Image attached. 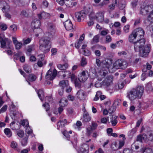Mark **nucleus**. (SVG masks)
<instances>
[{"label":"nucleus","instance_id":"obj_1","mask_svg":"<svg viewBox=\"0 0 153 153\" xmlns=\"http://www.w3.org/2000/svg\"><path fill=\"white\" fill-rule=\"evenodd\" d=\"M138 39L137 41L134 42V50L136 52H139L140 56L146 57L150 51L151 45L148 44L144 46L146 41L145 39Z\"/></svg>","mask_w":153,"mask_h":153},{"label":"nucleus","instance_id":"obj_2","mask_svg":"<svg viewBox=\"0 0 153 153\" xmlns=\"http://www.w3.org/2000/svg\"><path fill=\"white\" fill-rule=\"evenodd\" d=\"M144 90L143 87L138 86L128 93L127 97L131 101L134 100L137 98L140 99L143 94Z\"/></svg>","mask_w":153,"mask_h":153},{"label":"nucleus","instance_id":"obj_3","mask_svg":"<svg viewBox=\"0 0 153 153\" xmlns=\"http://www.w3.org/2000/svg\"><path fill=\"white\" fill-rule=\"evenodd\" d=\"M51 39L46 36L41 39L39 41L40 49L43 53H46L50 51L51 46L50 43Z\"/></svg>","mask_w":153,"mask_h":153},{"label":"nucleus","instance_id":"obj_4","mask_svg":"<svg viewBox=\"0 0 153 153\" xmlns=\"http://www.w3.org/2000/svg\"><path fill=\"white\" fill-rule=\"evenodd\" d=\"M127 66L126 62H123L121 59H118L113 64V67L117 69L121 68H125Z\"/></svg>","mask_w":153,"mask_h":153},{"label":"nucleus","instance_id":"obj_5","mask_svg":"<svg viewBox=\"0 0 153 153\" xmlns=\"http://www.w3.org/2000/svg\"><path fill=\"white\" fill-rule=\"evenodd\" d=\"M153 8V6L151 5H147L145 7H141L140 13L143 15H146L148 14L149 12H151Z\"/></svg>","mask_w":153,"mask_h":153},{"label":"nucleus","instance_id":"obj_6","mask_svg":"<svg viewBox=\"0 0 153 153\" xmlns=\"http://www.w3.org/2000/svg\"><path fill=\"white\" fill-rule=\"evenodd\" d=\"M48 30L49 32L46 33L45 36H47L48 38H51L53 37L56 32L55 27L54 25L50 23L48 25Z\"/></svg>","mask_w":153,"mask_h":153},{"label":"nucleus","instance_id":"obj_7","mask_svg":"<svg viewBox=\"0 0 153 153\" xmlns=\"http://www.w3.org/2000/svg\"><path fill=\"white\" fill-rule=\"evenodd\" d=\"M0 42L1 48H4L6 45H9L11 43V40L8 38H5L3 34H0Z\"/></svg>","mask_w":153,"mask_h":153},{"label":"nucleus","instance_id":"obj_8","mask_svg":"<svg viewBox=\"0 0 153 153\" xmlns=\"http://www.w3.org/2000/svg\"><path fill=\"white\" fill-rule=\"evenodd\" d=\"M57 74V71L56 69L54 70L53 71L50 69L47 73L45 78L49 80H52L55 77Z\"/></svg>","mask_w":153,"mask_h":153},{"label":"nucleus","instance_id":"obj_9","mask_svg":"<svg viewBox=\"0 0 153 153\" xmlns=\"http://www.w3.org/2000/svg\"><path fill=\"white\" fill-rule=\"evenodd\" d=\"M88 77L89 75L87 71H83L78 75V79L79 80L83 82L87 80Z\"/></svg>","mask_w":153,"mask_h":153},{"label":"nucleus","instance_id":"obj_10","mask_svg":"<svg viewBox=\"0 0 153 153\" xmlns=\"http://www.w3.org/2000/svg\"><path fill=\"white\" fill-rule=\"evenodd\" d=\"M28 122L27 120H23L22 122V125L23 126H25L26 128V135L27 137H28L30 134H31L32 133V130L29 127Z\"/></svg>","mask_w":153,"mask_h":153},{"label":"nucleus","instance_id":"obj_11","mask_svg":"<svg viewBox=\"0 0 153 153\" xmlns=\"http://www.w3.org/2000/svg\"><path fill=\"white\" fill-rule=\"evenodd\" d=\"M137 37L140 39H143V36L145 33L144 30L141 28L139 27L133 31Z\"/></svg>","mask_w":153,"mask_h":153},{"label":"nucleus","instance_id":"obj_12","mask_svg":"<svg viewBox=\"0 0 153 153\" xmlns=\"http://www.w3.org/2000/svg\"><path fill=\"white\" fill-rule=\"evenodd\" d=\"M86 15V13L84 10L76 12L75 13V17L78 22H80L82 20H83Z\"/></svg>","mask_w":153,"mask_h":153},{"label":"nucleus","instance_id":"obj_13","mask_svg":"<svg viewBox=\"0 0 153 153\" xmlns=\"http://www.w3.org/2000/svg\"><path fill=\"white\" fill-rule=\"evenodd\" d=\"M104 14L103 12H99L96 14V16L91 17L95 18L98 22H102L104 21Z\"/></svg>","mask_w":153,"mask_h":153},{"label":"nucleus","instance_id":"obj_14","mask_svg":"<svg viewBox=\"0 0 153 153\" xmlns=\"http://www.w3.org/2000/svg\"><path fill=\"white\" fill-rule=\"evenodd\" d=\"M13 43L14 44L16 49L17 50L20 49L22 46V43L21 42H19L16 38L14 37H12Z\"/></svg>","mask_w":153,"mask_h":153},{"label":"nucleus","instance_id":"obj_15","mask_svg":"<svg viewBox=\"0 0 153 153\" xmlns=\"http://www.w3.org/2000/svg\"><path fill=\"white\" fill-rule=\"evenodd\" d=\"M64 24L65 29L68 30H71L73 28V25L70 20H67L64 22Z\"/></svg>","mask_w":153,"mask_h":153},{"label":"nucleus","instance_id":"obj_16","mask_svg":"<svg viewBox=\"0 0 153 153\" xmlns=\"http://www.w3.org/2000/svg\"><path fill=\"white\" fill-rule=\"evenodd\" d=\"M31 25L34 29L38 28L40 26V22L37 19H35L33 21Z\"/></svg>","mask_w":153,"mask_h":153},{"label":"nucleus","instance_id":"obj_17","mask_svg":"<svg viewBox=\"0 0 153 153\" xmlns=\"http://www.w3.org/2000/svg\"><path fill=\"white\" fill-rule=\"evenodd\" d=\"M89 148V146L88 144H84L82 146L80 151L83 153H88Z\"/></svg>","mask_w":153,"mask_h":153},{"label":"nucleus","instance_id":"obj_18","mask_svg":"<svg viewBox=\"0 0 153 153\" xmlns=\"http://www.w3.org/2000/svg\"><path fill=\"white\" fill-rule=\"evenodd\" d=\"M78 97L80 100H82L85 99V92L83 90H79L77 92Z\"/></svg>","mask_w":153,"mask_h":153},{"label":"nucleus","instance_id":"obj_19","mask_svg":"<svg viewBox=\"0 0 153 153\" xmlns=\"http://www.w3.org/2000/svg\"><path fill=\"white\" fill-rule=\"evenodd\" d=\"M119 137L120 138L122 137V139L120 140L119 142V146L118 147L119 149H121L124 145L125 143V140H126L125 136L124 134H122L120 135Z\"/></svg>","mask_w":153,"mask_h":153},{"label":"nucleus","instance_id":"obj_20","mask_svg":"<svg viewBox=\"0 0 153 153\" xmlns=\"http://www.w3.org/2000/svg\"><path fill=\"white\" fill-rule=\"evenodd\" d=\"M146 141L148 140L152 141L153 140V131H148L146 135Z\"/></svg>","mask_w":153,"mask_h":153},{"label":"nucleus","instance_id":"obj_21","mask_svg":"<svg viewBox=\"0 0 153 153\" xmlns=\"http://www.w3.org/2000/svg\"><path fill=\"white\" fill-rule=\"evenodd\" d=\"M113 79V77L112 76H109L107 79L103 81L102 82V84L103 85H106L107 86H108L110 85V83L112 82Z\"/></svg>","mask_w":153,"mask_h":153},{"label":"nucleus","instance_id":"obj_22","mask_svg":"<svg viewBox=\"0 0 153 153\" xmlns=\"http://www.w3.org/2000/svg\"><path fill=\"white\" fill-rule=\"evenodd\" d=\"M67 123V121L66 119H64L62 121H60L57 123V128L59 129L60 127L62 128L64 127L65 124Z\"/></svg>","mask_w":153,"mask_h":153},{"label":"nucleus","instance_id":"obj_23","mask_svg":"<svg viewBox=\"0 0 153 153\" xmlns=\"http://www.w3.org/2000/svg\"><path fill=\"white\" fill-rule=\"evenodd\" d=\"M118 117L116 116L112 115L110 117L111 122L113 126H115L117 124L118 121L117 120Z\"/></svg>","mask_w":153,"mask_h":153},{"label":"nucleus","instance_id":"obj_24","mask_svg":"<svg viewBox=\"0 0 153 153\" xmlns=\"http://www.w3.org/2000/svg\"><path fill=\"white\" fill-rule=\"evenodd\" d=\"M143 140L146 142V134H143L142 135L140 134L137 136V141L142 142Z\"/></svg>","mask_w":153,"mask_h":153},{"label":"nucleus","instance_id":"obj_25","mask_svg":"<svg viewBox=\"0 0 153 153\" xmlns=\"http://www.w3.org/2000/svg\"><path fill=\"white\" fill-rule=\"evenodd\" d=\"M137 37L133 31L129 35L128 37V41L131 43L134 42V41Z\"/></svg>","mask_w":153,"mask_h":153},{"label":"nucleus","instance_id":"obj_26","mask_svg":"<svg viewBox=\"0 0 153 153\" xmlns=\"http://www.w3.org/2000/svg\"><path fill=\"white\" fill-rule=\"evenodd\" d=\"M112 60L110 59H107L103 61V63L105 65L106 68H109L112 63Z\"/></svg>","mask_w":153,"mask_h":153},{"label":"nucleus","instance_id":"obj_27","mask_svg":"<svg viewBox=\"0 0 153 153\" xmlns=\"http://www.w3.org/2000/svg\"><path fill=\"white\" fill-rule=\"evenodd\" d=\"M91 120V117L86 112H84L83 114V121L87 122Z\"/></svg>","mask_w":153,"mask_h":153},{"label":"nucleus","instance_id":"obj_28","mask_svg":"<svg viewBox=\"0 0 153 153\" xmlns=\"http://www.w3.org/2000/svg\"><path fill=\"white\" fill-rule=\"evenodd\" d=\"M59 85L61 87V88H63L65 87H66L68 85V81L67 80H63L59 82Z\"/></svg>","mask_w":153,"mask_h":153},{"label":"nucleus","instance_id":"obj_29","mask_svg":"<svg viewBox=\"0 0 153 153\" xmlns=\"http://www.w3.org/2000/svg\"><path fill=\"white\" fill-rule=\"evenodd\" d=\"M87 10H88V12H86V14H88V13H90L89 15L90 18H92L93 19H95V18H92V17H91V16H96V15H94V12L92 11V8L90 7H89L88 8V9H87Z\"/></svg>","mask_w":153,"mask_h":153},{"label":"nucleus","instance_id":"obj_30","mask_svg":"<svg viewBox=\"0 0 153 153\" xmlns=\"http://www.w3.org/2000/svg\"><path fill=\"white\" fill-rule=\"evenodd\" d=\"M67 100L65 99H62L59 102V105L61 107H63L66 106L67 105Z\"/></svg>","mask_w":153,"mask_h":153},{"label":"nucleus","instance_id":"obj_31","mask_svg":"<svg viewBox=\"0 0 153 153\" xmlns=\"http://www.w3.org/2000/svg\"><path fill=\"white\" fill-rule=\"evenodd\" d=\"M68 67V65L67 63H65L63 65L58 64L57 65L58 68L61 70H65Z\"/></svg>","mask_w":153,"mask_h":153},{"label":"nucleus","instance_id":"obj_32","mask_svg":"<svg viewBox=\"0 0 153 153\" xmlns=\"http://www.w3.org/2000/svg\"><path fill=\"white\" fill-rule=\"evenodd\" d=\"M130 82V81L129 80H125L122 82L119 83L118 84V87L119 88L121 89L123 88L125 85L126 83H129Z\"/></svg>","mask_w":153,"mask_h":153},{"label":"nucleus","instance_id":"obj_33","mask_svg":"<svg viewBox=\"0 0 153 153\" xmlns=\"http://www.w3.org/2000/svg\"><path fill=\"white\" fill-rule=\"evenodd\" d=\"M73 1L72 0H65V3L67 6L68 7H72L74 6V4H73Z\"/></svg>","mask_w":153,"mask_h":153},{"label":"nucleus","instance_id":"obj_34","mask_svg":"<svg viewBox=\"0 0 153 153\" xmlns=\"http://www.w3.org/2000/svg\"><path fill=\"white\" fill-rule=\"evenodd\" d=\"M4 132L5 134H6L7 137H10L11 136L12 133L10 129L8 128H6L4 129Z\"/></svg>","mask_w":153,"mask_h":153},{"label":"nucleus","instance_id":"obj_35","mask_svg":"<svg viewBox=\"0 0 153 153\" xmlns=\"http://www.w3.org/2000/svg\"><path fill=\"white\" fill-rule=\"evenodd\" d=\"M100 37V35L99 34H98L94 36L93 39V40L92 41V44H93L94 43L98 42L99 41Z\"/></svg>","mask_w":153,"mask_h":153},{"label":"nucleus","instance_id":"obj_36","mask_svg":"<svg viewBox=\"0 0 153 153\" xmlns=\"http://www.w3.org/2000/svg\"><path fill=\"white\" fill-rule=\"evenodd\" d=\"M148 20L151 22H153V9L150 12L148 17Z\"/></svg>","mask_w":153,"mask_h":153},{"label":"nucleus","instance_id":"obj_37","mask_svg":"<svg viewBox=\"0 0 153 153\" xmlns=\"http://www.w3.org/2000/svg\"><path fill=\"white\" fill-rule=\"evenodd\" d=\"M36 78V76L33 74H30L29 76V79L31 82L35 81Z\"/></svg>","mask_w":153,"mask_h":153},{"label":"nucleus","instance_id":"obj_38","mask_svg":"<svg viewBox=\"0 0 153 153\" xmlns=\"http://www.w3.org/2000/svg\"><path fill=\"white\" fill-rule=\"evenodd\" d=\"M38 96L40 99L42 100V98L44 97V92L42 90H39L38 92Z\"/></svg>","mask_w":153,"mask_h":153},{"label":"nucleus","instance_id":"obj_39","mask_svg":"<svg viewBox=\"0 0 153 153\" xmlns=\"http://www.w3.org/2000/svg\"><path fill=\"white\" fill-rule=\"evenodd\" d=\"M17 113L16 111H10V116L13 120H15L16 119Z\"/></svg>","mask_w":153,"mask_h":153},{"label":"nucleus","instance_id":"obj_40","mask_svg":"<svg viewBox=\"0 0 153 153\" xmlns=\"http://www.w3.org/2000/svg\"><path fill=\"white\" fill-rule=\"evenodd\" d=\"M118 146L117 145L116 142H114L111 145V147L114 150H116L118 149Z\"/></svg>","mask_w":153,"mask_h":153},{"label":"nucleus","instance_id":"obj_41","mask_svg":"<svg viewBox=\"0 0 153 153\" xmlns=\"http://www.w3.org/2000/svg\"><path fill=\"white\" fill-rule=\"evenodd\" d=\"M87 64L86 61V59L84 57H82L81 61V65L82 66H84Z\"/></svg>","mask_w":153,"mask_h":153},{"label":"nucleus","instance_id":"obj_42","mask_svg":"<svg viewBox=\"0 0 153 153\" xmlns=\"http://www.w3.org/2000/svg\"><path fill=\"white\" fill-rule=\"evenodd\" d=\"M117 4V0H115L114 1V2L112 3L111 4L109 5V9L111 10H113L114 9L115 5Z\"/></svg>","mask_w":153,"mask_h":153},{"label":"nucleus","instance_id":"obj_43","mask_svg":"<svg viewBox=\"0 0 153 153\" xmlns=\"http://www.w3.org/2000/svg\"><path fill=\"white\" fill-rule=\"evenodd\" d=\"M82 82L80 81L79 79H76L74 80V83L76 87L79 88L80 86V82Z\"/></svg>","mask_w":153,"mask_h":153},{"label":"nucleus","instance_id":"obj_44","mask_svg":"<svg viewBox=\"0 0 153 153\" xmlns=\"http://www.w3.org/2000/svg\"><path fill=\"white\" fill-rule=\"evenodd\" d=\"M116 109V107L113 105L108 110V112L109 114H111L114 112Z\"/></svg>","mask_w":153,"mask_h":153},{"label":"nucleus","instance_id":"obj_45","mask_svg":"<svg viewBox=\"0 0 153 153\" xmlns=\"http://www.w3.org/2000/svg\"><path fill=\"white\" fill-rule=\"evenodd\" d=\"M30 13V12H29L28 11H22L21 12V14L26 17H28L29 16Z\"/></svg>","mask_w":153,"mask_h":153},{"label":"nucleus","instance_id":"obj_46","mask_svg":"<svg viewBox=\"0 0 153 153\" xmlns=\"http://www.w3.org/2000/svg\"><path fill=\"white\" fill-rule=\"evenodd\" d=\"M23 69L27 73H29L30 70V67L27 65H25L23 67Z\"/></svg>","mask_w":153,"mask_h":153},{"label":"nucleus","instance_id":"obj_47","mask_svg":"<svg viewBox=\"0 0 153 153\" xmlns=\"http://www.w3.org/2000/svg\"><path fill=\"white\" fill-rule=\"evenodd\" d=\"M101 93V91H99L97 92L95 97L94 98V101H97L99 99V97L100 96Z\"/></svg>","mask_w":153,"mask_h":153},{"label":"nucleus","instance_id":"obj_48","mask_svg":"<svg viewBox=\"0 0 153 153\" xmlns=\"http://www.w3.org/2000/svg\"><path fill=\"white\" fill-rule=\"evenodd\" d=\"M23 44L24 45H27L30 42L31 39L30 38H27L25 39H23Z\"/></svg>","mask_w":153,"mask_h":153},{"label":"nucleus","instance_id":"obj_49","mask_svg":"<svg viewBox=\"0 0 153 153\" xmlns=\"http://www.w3.org/2000/svg\"><path fill=\"white\" fill-rule=\"evenodd\" d=\"M34 45H33L28 46L27 49V51L30 53V52L34 50Z\"/></svg>","mask_w":153,"mask_h":153},{"label":"nucleus","instance_id":"obj_50","mask_svg":"<svg viewBox=\"0 0 153 153\" xmlns=\"http://www.w3.org/2000/svg\"><path fill=\"white\" fill-rule=\"evenodd\" d=\"M98 125L96 123L92 122V127L90 128L91 130H94L95 129Z\"/></svg>","mask_w":153,"mask_h":153},{"label":"nucleus","instance_id":"obj_51","mask_svg":"<svg viewBox=\"0 0 153 153\" xmlns=\"http://www.w3.org/2000/svg\"><path fill=\"white\" fill-rule=\"evenodd\" d=\"M27 143V138L26 137L23 139L22 141V144L23 146H25Z\"/></svg>","mask_w":153,"mask_h":153},{"label":"nucleus","instance_id":"obj_52","mask_svg":"<svg viewBox=\"0 0 153 153\" xmlns=\"http://www.w3.org/2000/svg\"><path fill=\"white\" fill-rule=\"evenodd\" d=\"M44 14L48 15V16L49 15V13H46V12H43L41 14H38V16L39 17V18L40 19H41L42 18V17H44Z\"/></svg>","mask_w":153,"mask_h":153},{"label":"nucleus","instance_id":"obj_53","mask_svg":"<svg viewBox=\"0 0 153 153\" xmlns=\"http://www.w3.org/2000/svg\"><path fill=\"white\" fill-rule=\"evenodd\" d=\"M17 135L20 137H22L24 135V132L22 130H19L17 131Z\"/></svg>","mask_w":153,"mask_h":153},{"label":"nucleus","instance_id":"obj_54","mask_svg":"<svg viewBox=\"0 0 153 153\" xmlns=\"http://www.w3.org/2000/svg\"><path fill=\"white\" fill-rule=\"evenodd\" d=\"M17 146V143L14 141H13L11 142V146L13 149L16 148Z\"/></svg>","mask_w":153,"mask_h":153},{"label":"nucleus","instance_id":"obj_55","mask_svg":"<svg viewBox=\"0 0 153 153\" xmlns=\"http://www.w3.org/2000/svg\"><path fill=\"white\" fill-rule=\"evenodd\" d=\"M10 30L12 31H15L17 30V27L15 25H12L10 27Z\"/></svg>","mask_w":153,"mask_h":153},{"label":"nucleus","instance_id":"obj_56","mask_svg":"<svg viewBox=\"0 0 153 153\" xmlns=\"http://www.w3.org/2000/svg\"><path fill=\"white\" fill-rule=\"evenodd\" d=\"M63 134L67 138L68 140H69L70 138V135L66 131H65L63 132Z\"/></svg>","mask_w":153,"mask_h":153},{"label":"nucleus","instance_id":"obj_57","mask_svg":"<svg viewBox=\"0 0 153 153\" xmlns=\"http://www.w3.org/2000/svg\"><path fill=\"white\" fill-rule=\"evenodd\" d=\"M7 105H4L0 109V113H3L5 112L7 108Z\"/></svg>","mask_w":153,"mask_h":153},{"label":"nucleus","instance_id":"obj_58","mask_svg":"<svg viewBox=\"0 0 153 153\" xmlns=\"http://www.w3.org/2000/svg\"><path fill=\"white\" fill-rule=\"evenodd\" d=\"M91 54L89 51L88 50H85L84 51L83 54L85 56H89Z\"/></svg>","mask_w":153,"mask_h":153},{"label":"nucleus","instance_id":"obj_59","mask_svg":"<svg viewBox=\"0 0 153 153\" xmlns=\"http://www.w3.org/2000/svg\"><path fill=\"white\" fill-rule=\"evenodd\" d=\"M152 150L149 148H146L143 151V153H151Z\"/></svg>","mask_w":153,"mask_h":153},{"label":"nucleus","instance_id":"obj_60","mask_svg":"<svg viewBox=\"0 0 153 153\" xmlns=\"http://www.w3.org/2000/svg\"><path fill=\"white\" fill-rule=\"evenodd\" d=\"M129 26L127 25L125 26L124 27V30L126 33H128L129 31Z\"/></svg>","mask_w":153,"mask_h":153},{"label":"nucleus","instance_id":"obj_61","mask_svg":"<svg viewBox=\"0 0 153 153\" xmlns=\"http://www.w3.org/2000/svg\"><path fill=\"white\" fill-rule=\"evenodd\" d=\"M68 99L69 100L73 101L75 99L74 97L71 95H69L67 97Z\"/></svg>","mask_w":153,"mask_h":153},{"label":"nucleus","instance_id":"obj_62","mask_svg":"<svg viewBox=\"0 0 153 153\" xmlns=\"http://www.w3.org/2000/svg\"><path fill=\"white\" fill-rule=\"evenodd\" d=\"M108 120V117L107 118L105 117L102 118L101 120V122L103 123H106L107 121Z\"/></svg>","mask_w":153,"mask_h":153},{"label":"nucleus","instance_id":"obj_63","mask_svg":"<svg viewBox=\"0 0 153 153\" xmlns=\"http://www.w3.org/2000/svg\"><path fill=\"white\" fill-rule=\"evenodd\" d=\"M56 1L61 5L62 6L65 3V0H56Z\"/></svg>","mask_w":153,"mask_h":153},{"label":"nucleus","instance_id":"obj_64","mask_svg":"<svg viewBox=\"0 0 153 153\" xmlns=\"http://www.w3.org/2000/svg\"><path fill=\"white\" fill-rule=\"evenodd\" d=\"M111 37L109 35H107L106 37V41L107 42H109L111 41Z\"/></svg>","mask_w":153,"mask_h":153}]
</instances>
